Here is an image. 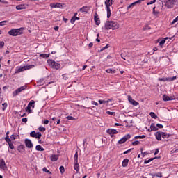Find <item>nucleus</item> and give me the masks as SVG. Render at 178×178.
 <instances>
[{"mask_svg": "<svg viewBox=\"0 0 178 178\" xmlns=\"http://www.w3.org/2000/svg\"><path fill=\"white\" fill-rule=\"evenodd\" d=\"M119 27V24L115 21L107 20L104 25L105 30H116Z\"/></svg>", "mask_w": 178, "mask_h": 178, "instance_id": "obj_1", "label": "nucleus"}, {"mask_svg": "<svg viewBox=\"0 0 178 178\" xmlns=\"http://www.w3.org/2000/svg\"><path fill=\"white\" fill-rule=\"evenodd\" d=\"M23 28L19 29H12L8 31L9 35H12L13 37H17V35H22L23 32L22 31Z\"/></svg>", "mask_w": 178, "mask_h": 178, "instance_id": "obj_2", "label": "nucleus"}, {"mask_svg": "<svg viewBox=\"0 0 178 178\" xmlns=\"http://www.w3.org/2000/svg\"><path fill=\"white\" fill-rule=\"evenodd\" d=\"M47 63L49 66H51V67H52V69H56V70L60 69V64L52 59L47 60Z\"/></svg>", "mask_w": 178, "mask_h": 178, "instance_id": "obj_3", "label": "nucleus"}, {"mask_svg": "<svg viewBox=\"0 0 178 178\" xmlns=\"http://www.w3.org/2000/svg\"><path fill=\"white\" fill-rule=\"evenodd\" d=\"M26 89H27V86L26 85L18 88L14 92H13V97H17V95H19L20 92H22V91H24Z\"/></svg>", "mask_w": 178, "mask_h": 178, "instance_id": "obj_4", "label": "nucleus"}, {"mask_svg": "<svg viewBox=\"0 0 178 178\" xmlns=\"http://www.w3.org/2000/svg\"><path fill=\"white\" fill-rule=\"evenodd\" d=\"M112 3H113L112 1H111V0H106L105 1V5L107 10V19H109V17H111V13L110 6H111Z\"/></svg>", "mask_w": 178, "mask_h": 178, "instance_id": "obj_5", "label": "nucleus"}, {"mask_svg": "<svg viewBox=\"0 0 178 178\" xmlns=\"http://www.w3.org/2000/svg\"><path fill=\"white\" fill-rule=\"evenodd\" d=\"M130 138H131V135H130V134H128L125 135L120 140H118V144H124V143H126L127 140H130Z\"/></svg>", "mask_w": 178, "mask_h": 178, "instance_id": "obj_6", "label": "nucleus"}, {"mask_svg": "<svg viewBox=\"0 0 178 178\" xmlns=\"http://www.w3.org/2000/svg\"><path fill=\"white\" fill-rule=\"evenodd\" d=\"M30 136L33 137V138L40 140V138H41V137H42V135L40 134V132L36 133L35 131H33L30 133Z\"/></svg>", "mask_w": 178, "mask_h": 178, "instance_id": "obj_7", "label": "nucleus"}, {"mask_svg": "<svg viewBox=\"0 0 178 178\" xmlns=\"http://www.w3.org/2000/svg\"><path fill=\"white\" fill-rule=\"evenodd\" d=\"M163 2L168 9H172V8H173L175 6V3L172 0H163Z\"/></svg>", "mask_w": 178, "mask_h": 178, "instance_id": "obj_8", "label": "nucleus"}, {"mask_svg": "<svg viewBox=\"0 0 178 178\" xmlns=\"http://www.w3.org/2000/svg\"><path fill=\"white\" fill-rule=\"evenodd\" d=\"M177 77L176 76H172V77H167V78H159L158 80L159 81H173L176 80Z\"/></svg>", "mask_w": 178, "mask_h": 178, "instance_id": "obj_9", "label": "nucleus"}, {"mask_svg": "<svg viewBox=\"0 0 178 178\" xmlns=\"http://www.w3.org/2000/svg\"><path fill=\"white\" fill-rule=\"evenodd\" d=\"M174 99H176V97L175 95L172 96H168L166 95H163V100L166 102V101H174Z\"/></svg>", "mask_w": 178, "mask_h": 178, "instance_id": "obj_10", "label": "nucleus"}, {"mask_svg": "<svg viewBox=\"0 0 178 178\" xmlns=\"http://www.w3.org/2000/svg\"><path fill=\"white\" fill-rule=\"evenodd\" d=\"M94 20L96 26H99V24H101V21L99 20V17H98V13H97V12L95 13Z\"/></svg>", "mask_w": 178, "mask_h": 178, "instance_id": "obj_11", "label": "nucleus"}, {"mask_svg": "<svg viewBox=\"0 0 178 178\" xmlns=\"http://www.w3.org/2000/svg\"><path fill=\"white\" fill-rule=\"evenodd\" d=\"M25 145L26 148H33V142L30 139H25Z\"/></svg>", "mask_w": 178, "mask_h": 178, "instance_id": "obj_12", "label": "nucleus"}, {"mask_svg": "<svg viewBox=\"0 0 178 178\" xmlns=\"http://www.w3.org/2000/svg\"><path fill=\"white\" fill-rule=\"evenodd\" d=\"M106 133L110 134L111 137H113V134H118V131L116 129H107Z\"/></svg>", "mask_w": 178, "mask_h": 178, "instance_id": "obj_13", "label": "nucleus"}, {"mask_svg": "<svg viewBox=\"0 0 178 178\" xmlns=\"http://www.w3.org/2000/svg\"><path fill=\"white\" fill-rule=\"evenodd\" d=\"M89 10H90V6H85L79 9V12H81V13H87Z\"/></svg>", "mask_w": 178, "mask_h": 178, "instance_id": "obj_14", "label": "nucleus"}, {"mask_svg": "<svg viewBox=\"0 0 178 178\" xmlns=\"http://www.w3.org/2000/svg\"><path fill=\"white\" fill-rule=\"evenodd\" d=\"M128 101H129V102H130V104L134 105V106H137V105H138V102H136V100L133 99V98L131 97L130 95L128 96Z\"/></svg>", "mask_w": 178, "mask_h": 178, "instance_id": "obj_15", "label": "nucleus"}, {"mask_svg": "<svg viewBox=\"0 0 178 178\" xmlns=\"http://www.w3.org/2000/svg\"><path fill=\"white\" fill-rule=\"evenodd\" d=\"M143 1H145V0H137L136 1L132 3L131 4L127 6V10H129L130 8H133V6L137 5V3H141L142 2H143Z\"/></svg>", "mask_w": 178, "mask_h": 178, "instance_id": "obj_16", "label": "nucleus"}, {"mask_svg": "<svg viewBox=\"0 0 178 178\" xmlns=\"http://www.w3.org/2000/svg\"><path fill=\"white\" fill-rule=\"evenodd\" d=\"M24 67H17L15 70V74H18V73H22V72H24Z\"/></svg>", "mask_w": 178, "mask_h": 178, "instance_id": "obj_17", "label": "nucleus"}, {"mask_svg": "<svg viewBox=\"0 0 178 178\" xmlns=\"http://www.w3.org/2000/svg\"><path fill=\"white\" fill-rule=\"evenodd\" d=\"M154 136H155L156 140H158V141H161L162 140V132L161 131L156 132Z\"/></svg>", "mask_w": 178, "mask_h": 178, "instance_id": "obj_18", "label": "nucleus"}, {"mask_svg": "<svg viewBox=\"0 0 178 178\" xmlns=\"http://www.w3.org/2000/svg\"><path fill=\"white\" fill-rule=\"evenodd\" d=\"M76 20H80V17H77V13H76L72 17L70 23L72 24H74V22H76Z\"/></svg>", "mask_w": 178, "mask_h": 178, "instance_id": "obj_19", "label": "nucleus"}, {"mask_svg": "<svg viewBox=\"0 0 178 178\" xmlns=\"http://www.w3.org/2000/svg\"><path fill=\"white\" fill-rule=\"evenodd\" d=\"M50 159H51V162H56V161H58V159H59V155L53 154L51 156Z\"/></svg>", "mask_w": 178, "mask_h": 178, "instance_id": "obj_20", "label": "nucleus"}, {"mask_svg": "<svg viewBox=\"0 0 178 178\" xmlns=\"http://www.w3.org/2000/svg\"><path fill=\"white\" fill-rule=\"evenodd\" d=\"M26 147L24 145H20L17 147V151H19L21 154H23L25 151Z\"/></svg>", "mask_w": 178, "mask_h": 178, "instance_id": "obj_21", "label": "nucleus"}, {"mask_svg": "<svg viewBox=\"0 0 178 178\" xmlns=\"http://www.w3.org/2000/svg\"><path fill=\"white\" fill-rule=\"evenodd\" d=\"M6 168V164L5 163V161L3 159L0 160V169H5Z\"/></svg>", "mask_w": 178, "mask_h": 178, "instance_id": "obj_22", "label": "nucleus"}, {"mask_svg": "<svg viewBox=\"0 0 178 178\" xmlns=\"http://www.w3.org/2000/svg\"><path fill=\"white\" fill-rule=\"evenodd\" d=\"M17 10H22L23 9H26V4H19L16 6Z\"/></svg>", "mask_w": 178, "mask_h": 178, "instance_id": "obj_23", "label": "nucleus"}, {"mask_svg": "<svg viewBox=\"0 0 178 178\" xmlns=\"http://www.w3.org/2000/svg\"><path fill=\"white\" fill-rule=\"evenodd\" d=\"M74 169L76 172H79L80 170V165H79V162H74Z\"/></svg>", "mask_w": 178, "mask_h": 178, "instance_id": "obj_24", "label": "nucleus"}, {"mask_svg": "<svg viewBox=\"0 0 178 178\" xmlns=\"http://www.w3.org/2000/svg\"><path fill=\"white\" fill-rule=\"evenodd\" d=\"M166 40H169V38L166 37L165 38H163L160 42H159V45L161 47V48H162L163 47V45H165V42H166Z\"/></svg>", "mask_w": 178, "mask_h": 178, "instance_id": "obj_25", "label": "nucleus"}, {"mask_svg": "<svg viewBox=\"0 0 178 178\" xmlns=\"http://www.w3.org/2000/svg\"><path fill=\"white\" fill-rule=\"evenodd\" d=\"M122 165L123 168H126V166H127V165H129V159H124Z\"/></svg>", "mask_w": 178, "mask_h": 178, "instance_id": "obj_26", "label": "nucleus"}, {"mask_svg": "<svg viewBox=\"0 0 178 178\" xmlns=\"http://www.w3.org/2000/svg\"><path fill=\"white\" fill-rule=\"evenodd\" d=\"M51 8H63V5L60 3L51 5Z\"/></svg>", "mask_w": 178, "mask_h": 178, "instance_id": "obj_27", "label": "nucleus"}, {"mask_svg": "<svg viewBox=\"0 0 178 178\" xmlns=\"http://www.w3.org/2000/svg\"><path fill=\"white\" fill-rule=\"evenodd\" d=\"M151 130H153V131H158L159 129L156 126H155V124L152 123L150 125Z\"/></svg>", "mask_w": 178, "mask_h": 178, "instance_id": "obj_28", "label": "nucleus"}, {"mask_svg": "<svg viewBox=\"0 0 178 178\" xmlns=\"http://www.w3.org/2000/svg\"><path fill=\"white\" fill-rule=\"evenodd\" d=\"M17 137H19V135L17 134H13L10 136V140L12 141H15V140H16V138H17Z\"/></svg>", "mask_w": 178, "mask_h": 178, "instance_id": "obj_29", "label": "nucleus"}, {"mask_svg": "<svg viewBox=\"0 0 178 178\" xmlns=\"http://www.w3.org/2000/svg\"><path fill=\"white\" fill-rule=\"evenodd\" d=\"M49 54H41L39 56H40V58H44V59H48V58H49Z\"/></svg>", "mask_w": 178, "mask_h": 178, "instance_id": "obj_30", "label": "nucleus"}, {"mask_svg": "<svg viewBox=\"0 0 178 178\" xmlns=\"http://www.w3.org/2000/svg\"><path fill=\"white\" fill-rule=\"evenodd\" d=\"M35 149H36V151H45V149H44V147H41L40 145H36Z\"/></svg>", "mask_w": 178, "mask_h": 178, "instance_id": "obj_31", "label": "nucleus"}, {"mask_svg": "<svg viewBox=\"0 0 178 178\" xmlns=\"http://www.w3.org/2000/svg\"><path fill=\"white\" fill-rule=\"evenodd\" d=\"M161 137L163 138H169V137H170V134H168L165 132H161Z\"/></svg>", "mask_w": 178, "mask_h": 178, "instance_id": "obj_32", "label": "nucleus"}, {"mask_svg": "<svg viewBox=\"0 0 178 178\" xmlns=\"http://www.w3.org/2000/svg\"><path fill=\"white\" fill-rule=\"evenodd\" d=\"M154 159H158V157L150 158L149 160H145L144 161V163L145 165H147V163H149V162H152V161H154Z\"/></svg>", "mask_w": 178, "mask_h": 178, "instance_id": "obj_33", "label": "nucleus"}, {"mask_svg": "<svg viewBox=\"0 0 178 178\" xmlns=\"http://www.w3.org/2000/svg\"><path fill=\"white\" fill-rule=\"evenodd\" d=\"M74 162L77 163L79 162V153L76 152L74 156Z\"/></svg>", "mask_w": 178, "mask_h": 178, "instance_id": "obj_34", "label": "nucleus"}, {"mask_svg": "<svg viewBox=\"0 0 178 178\" xmlns=\"http://www.w3.org/2000/svg\"><path fill=\"white\" fill-rule=\"evenodd\" d=\"M8 145H9V148H10V149H13L15 148V146L13 145V143H12L10 139V141H6Z\"/></svg>", "mask_w": 178, "mask_h": 178, "instance_id": "obj_35", "label": "nucleus"}, {"mask_svg": "<svg viewBox=\"0 0 178 178\" xmlns=\"http://www.w3.org/2000/svg\"><path fill=\"white\" fill-rule=\"evenodd\" d=\"M35 104V102L34 100H31L30 102L28 104L29 106H31L34 109V104Z\"/></svg>", "mask_w": 178, "mask_h": 178, "instance_id": "obj_36", "label": "nucleus"}, {"mask_svg": "<svg viewBox=\"0 0 178 178\" xmlns=\"http://www.w3.org/2000/svg\"><path fill=\"white\" fill-rule=\"evenodd\" d=\"M106 73H116V70L109 68L106 70Z\"/></svg>", "mask_w": 178, "mask_h": 178, "instance_id": "obj_37", "label": "nucleus"}, {"mask_svg": "<svg viewBox=\"0 0 178 178\" xmlns=\"http://www.w3.org/2000/svg\"><path fill=\"white\" fill-rule=\"evenodd\" d=\"M151 118H152L153 119H157L158 118V115H156V114H155V113L154 112H151L149 113Z\"/></svg>", "mask_w": 178, "mask_h": 178, "instance_id": "obj_38", "label": "nucleus"}, {"mask_svg": "<svg viewBox=\"0 0 178 178\" xmlns=\"http://www.w3.org/2000/svg\"><path fill=\"white\" fill-rule=\"evenodd\" d=\"M5 141H10V138H9V131H7L6 134V137L4 138Z\"/></svg>", "mask_w": 178, "mask_h": 178, "instance_id": "obj_39", "label": "nucleus"}, {"mask_svg": "<svg viewBox=\"0 0 178 178\" xmlns=\"http://www.w3.org/2000/svg\"><path fill=\"white\" fill-rule=\"evenodd\" d=\"M24 67L25 70H29L30 69H33V67H34V65H30L24 66Z\"/></svg>", "mask_w": 178, "mask_h": 178, "instance_id": "obj_40", "label": "nucleus"}, {"mask_svg": "<svg viewBox=\"0 0 178 178\" xmlns=\"http://www.w3.org/2000/svg\"><path fill=\"white\" fill-rule=\"evenodd\" d=\"M145 135H141V136H136L134 137L135 140H138V138L143 139L145 138Z\"/></svg>", "mask_w": 178, "mask_h": 178, "instance_id": "obj_41", "label": "nucleus"}, {"mask_svg": "<svg viewBox=\"0 0 178 178\" xmlns=\"http://www.w3.org/2000/svg\"><path fill=\"white\" fill-rule=\"evenodd\" d=\"M66 119H67L68 120H77V118H75L74 117L70 115L67 116Z\"/></svg>", "mask_w": 178, "mask_h": 178, "instance_id": "obj_42", "label": "nucleus"}, {"mask_svg": "<svg viewBox=\"0 0 178 178\" xmlns=\"http://www.w3.org/2000/svg\"><path fill=\"white\" fill-rule=\"evenodd\" d=\"M26 111L28 112V113H31L33 112V110H31V106H27Z\"/></svg>", "mask_w": 178, "mask_h": 178, "instance_id": "obj_43", "label": "nucleus"}, {"mask_svg": "<svg viewBox=\"0 0 178 178\" xmlns=\"http://www.w3.org/2000/svg\"><path fill=\"white\" fill-rule=\"evenodd\" d=\"M155 8H156V7H154V8H153V15H154V16H158V15H159V11H155Z\"/></svg>", "mask_w": 178, "mask_h": 178, "instance_id": "obj_44", "label": "nucleus"}, {"mask_svg": "<svg viewBox=\"0 0 178 178\" xmlns=\"http://www.w3.org/2000/svg\"><path fill=\"white\" fill-rule=\"evenodd\" d=\"M60 172L62 175H63V173H65V167H63V165H61L60 167Z\"/></svg>", "mask_w": 178, "mask_h": 178, "instance_id": "obj_45", "label": "nucleus"}, {"mask_svg": "<svg viewBox=\"0 0 178 178\" xmlns=\"http://www.w3.org/2000/svg\"><path fill=\"white\" fill-rule=\"evenodd\" d=\"M43 172H46V173H49V175H52V172H51L49 170H48V169H47V168H43L42 169Z\"/></svg>", "mask_w": 178, "mask_h": 178, "instance_id": "obj_46", "label": "nucleus"}, {"mask_svg": "<svg viewBox=\"0 0 178 178\" xmlns=\"http://www.w3.org/2000/svg\"><path fill=\"white\" fill-rule=\"evenodd\" d=\"M2 105H3L2 109H3V111H5V109H6V108H8V103H3Z\"/></svg>", "mask_w": 178, "mask_h": 178, "instance_id": "obj_47", "label": "nucleus"}, {"mask_svg": "<svg viewBox=\"0 0 178 178\" xmlns=\"http://www.w3.org/2000/svg\"><path fill=\"white\" fill-rule=\"evenodd\" d=\"M3 47H5V42L1 41L0 42V49H2V48H3Z\"/></svg>", "mask_w": 178, "mask_h": 178, "instance_id": "obj_48", "label": "nucleus"}, {"mask_svg": "<svg viewBox=\"0 0 178 178\" xmlns=\"http://www.w3.org/2000/svg\"><path fill=\"white\" fill-rule=\"evenodd\" d=\"M38 129H39V131H42V132L45 131L47 130V129H45V127H40L38 128Z\"/></svg>", "mask_w": 178, "mask_h": 178, "instance_id": "obj_49", "label": "nucleus"}, {"mask_svg": "<svg viewBox=\"0 0 178 178\" xmlns=\"http://www.w3.org/2000/svg\"><path fill=\"white\" fill-rule=\"evenodd\" d=\"M138 144H140V141H138V140L132 142V145H138Z\"/></svg>", "mask_w": 178, "mask_h": 178, "instance_id": "obj_50", "label": "nucleus"}, {"mask_svg": "<svg viewBox=\"0 0 178 178\" xmlns=\"http://www.w3.org/2000/svg\"><path fill=\"white\" fill-rule=\"evenodd\" d=\"M156 127L159 129H163V125L161 124H156Z\"/></svg>", "mask_w": 178, "mask_h": 178, "instance_id": "obj_51", "label": "nucleus"}, {"mask_svg": "<svg viewBox=\"0 0 178 178\" xmlns=\"http://www.w3.org/2000/svg\"><path fill=\"white\" fill-rule=\"evenodd\" d=\"M156 2V0H153L152 1H149L147 3V5H152L153 3H155Z\"/></svg>", "mask_w": 178, "mask_h": 178, "instance_id": "obj_52", "label": "nucleus"}, {"mask_svg": "<svg viewBox=\"0 0 178 178\" xmlns=\"http://www.w3.org/2000/svg\"><path fill=\"white\" fill-rule=\"evenodd\" d=\"M109 47H111L109 44H106L104 47H103L102 49H101V51L105 50V49H108V48H109Z\"/></svg>", "mask_w": 178, "mask_h": 178, "instance_id": "obj_53", "label": "nucleus"}, {"mask_svg": "<svg viewBox=\"0 0 178 178\" xmlns=\"http://www.w3.org/2000/svg\"><path fill=\"white\" fill-rule=\"evenodd\" d=\"M131 151H133V149H129L124 152V155H126V154L130 153Z\"/></svg>", "mask_w": 178, "mask_h": 178, "instance_id": "obj_54", "label": "nucleus"}, {"mask_svg": "<svg viewBox=\"0 0 178 178\" xmlns=\"http://www.w3.org/2000/svg\"><path fill=\"white\" fill-rule=\"evenodd\" d=\"M107 115H110L112 116V115H115V112H111V111H106Z\"/></svg>", "mask_w": 178, "mask_h": 178, "instance_id": "obj_55", "label": "nucleus"}, {"mask_svg": "<svg viewBox=\"0 0 178 178\" xmlns=\"http://www.w3.org/2000/svg\"><path fill=\"white\" fill-rule=\"evenodd\" d=\"M156 177H160L161 178L162 177V173L161 172H158L156 175Z\"/></svg>", "mask_w": 178, "mask_h": 178, "instance_id": "obj_56", "label": "nucleus"}, {"mask_svg": "<svg viewBox=\"0 0 178 178\" xmlns=\"http://www.w3.org/2000/svg\"><path fill=\"white\" fill-rule=\"evenodd\" d=\"M92 105H95L96 106H98V103H97L95 101L91 102Z\"/></svg>", "mask_w": 178, "mask_h": 178, "instance_id": "obj_57", "label": "nucleus"}, {"mask_svg": "<svg viewBox=\"0 0 178 178\" xmlns=\"http://www.w3.org/2000/svg\"><path fill=\"white\" fill-rule=\"evenodd\" d=\"M8 21H1L0 22V26H5V23H6Z\"/></svg>", "mask_w": 178, "mask_h": 178, "instance_id": "obj_58", "label": "nucleus"}, {"mask_svg": "<svg viewBox=\"0 0 178 178\" xmlns=\"http://www.w3.org/2000/svg\"><path fill=\"white\" fill-rule=\"evenodd\" d=\"M106 101L105 100H99V104H106Z\"/></svg>", "mask_w": 178, "mask_h": 178, "instance_id": "obj_59", "label": "nucleus"}, {"mask_svg": "<svg viewBox=\"0 0 178 178\" xmlns=\"http://www.w3.org/2000/svg\"><path fill=\"white\" fill-rule=\"evenodd\" d=\"M22 122H24V123H27V118H22Z\"/></svg>", "mask_w": 178, "mask_h": 178, "instance_id": "obj_60", "label": "nucleus"}, {"mask_svg": "<svg viewBox=\"0 0 178 178\" xmlns=\"http://www.w3.org/2000/svg\"><path fill=\"white\" fill-rule=\"evenodd\" d=\"M141 154H142L143 158H144V156H145V155H148V153L147 152H142Z\"/></svg>", "mask_w": 178, "mask_h": 178, "instance_id": "obj_61", "label": "nucleus"}, {"mask_svg": "<svg viewBox=\"0 0 178 178\" xmlns=\"http://www.w3.org/2000/svg\"><path fill=\"white\" fill-rule=\"evenodd\" d=\"M158 154H159V149H156L154 155H158Z\"/></svg>", "mask_w": 178, "mask_h": 178, "instance_id": "obj_62", "label": "nucleus"}, {"mask_svg": "<svg viewBox=\"0 0 178 178\" xmlns=\"http://www.w3.org/2000/svg\"><path fill=\"white\" fill-rule=\"evenodd\" d=\"M43 123H44V124H48V123H49V120H46L43 121Z\"/></svg>", "mask_w": 178, "mask_h": 178, "instance_id": "obj_63", "label": "nucleus"}, {"mask_svg": "<svg viewBox=\"0 0 178 178\" xmlns=\"http://www.w3.org/2000/svg\"><path fill=\"white\" fill-rule=\"evenodd\" d=\"M0 2L1 3H8V1H5V0H0Z\"/></svg>", "mask_w": 178, "mask_h": 178, "instance_id": "obj_64", "label": "nucleus"}]
</instances>
